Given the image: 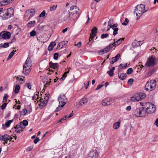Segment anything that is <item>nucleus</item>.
<instances>
[{
  "instance_id": "f257e3e1",
  "label": "nucleus",
  "mask_w": 158,
  "mask_h": 158,
  "mask_svg": "<svg viewBox=\"0 0 158 158\" xmlns=\"http://www.w3.org/2000/svg\"><path fill=\"white\" fill-rule=\"evenodd\" d=\"M79 10V8L76 5L71 6L68 11L69 17L75 20L77 19L80 16V14L78 12Z\"/></svg>"
},
{
  "instance_id": "f03ea898",
  "label": "nucleus",
  "mask_w": 158,
  "mask_h": 158,
  "mask_svg": "<svg viewBox=\"0 0 158 158\" xmlns=\"http://www.w3.org/2000/svg\"><path fill=\"white\" fill-rule=\"evenodd\" d=\"M31 66V61L30 58L28 57L23 65V73L26 74H29L30 72Z\"/></svg>"
},
{
  "instance_id": "7ed1b4c3",
  "label": "nucleus",
  "mask_w": 158,
  "mask_h": 158,
  "mask_svg": "<svg viewBox=\"0 0 158 158\" xmlns=\"http://www.w3.org/2000/svg\"><path fill=\"white\" fill-rule=\"evenodd\" d=\"M0 14L2 15V17L5 19H7L14 16V10L12 8L4 9Z\"/></svg>"
},
{
  "instance_id": "20e7f679",
  "label": "nucleus",
  "mask_w": 158,
  "mask_h": 158,
  "mask_svg": "<svg viewBox=\"0 0 158 158\" xmlns=\"http://www.w3.org/2000/svg\"><path fill=\"white\" fill-rule=\"evenodd\" d=\"M156 86V81L155 80H151L148 81L145 86V89L147 91L150 92L154 90Z\"/></svg>"
},
{
  "instance_id": "39448f33",
  "label": "nucleus",
  "mask_w": 158,
  "mask_h": 158,
  "mask_svg": "<svg viewBox=\"0 0 158 158\" xmlns=\"http://www.w3.org/2000/svg\"><path fill=\"white\" fill-rule=\"evenodd\" d=\"M147 10L145 9V6L143 4L138 5L135 10L137 16V19H138L143 13L146 12Z\"/></svg>"
},
{
  "instance_id": "423d86ee",
  "label": "nucleus",
  "mask_w": 158,
  "mask_h": 158,
  "mask_svg": "<svg viewBox=\"0 0 158 158\" xmlns=\"http://www.w3.org/2000/svg\"><path fill=\"white\" fill-rule=\"evenodd\" d=\"M144 108H146V113L152 114L156 111V108L155 105L149 102H146L144 105Z\"/></svg>"
},
{
  "instance_id": "0eeeda50",
  "label": "nucleus",
  "mask_w": 158,
  "mask_h": 158,
  "mask_svg": "<svg viewBox=\"0 0 158 158\" xmlns=\"http://www.w3.org/2000/svg\"><path fill=\"white\" fill-rule=\"evenodd\" d=\"M134 114L136 116L143 117L146 115V111L143 107L136 109L134 112Z\"/></svg>"
},
{
  "instance_id": "6e6552de",
  "label": "nucleus",
  "mask_w": 158,
  "mask_h": 158,
  "mask_svg": "<svg viewBox=\"0 0 158 158\" xmlns=\"http://www.w3.org/2000/svg\"><path fill=\"white\" fill-rule=\"evenodd\" d=\"M156 57L154 56H149L146 65L148 66H153L155 64Z\"/></svg>"
},
{
  "instance_id": "1a4fd4ad",
  "label": "nucleus",
  "mask_w": 158,
  "mask_h": 158,
  "mask_svg": "<svg viewBox=\"0 0 158 158\" xmlns=\"http://www.w3.org/2000/svg\"><path fill=\"white\" fill-rule=\"evenodd\" d=\"M98 154L96 149L93 150L89 154L87 158H98Z\"/></svg>"
},
{
  "instance_id": "9d476101",
  "label": "nucleus",
  "mask_w": 158,
  "mask_h": 158,
  "mask_svg": "<svg viewBox=\"0 0 158 158\" xmlns=\"http://www.w3.org/2000/svg\"><path fill=\"white\" fill-rule=\"evenodd\" d=\"M110 23V21L108 22V27L109 26L110 28H111L114 30L113 35L115 36L118 33V29L117 27L118 26V24L116 23L114 24L113 25H109Z\"/></svg>"
},
{
  "instance_id": "9b49d317",
  "label": "nucleus",
  "mask_w": 158,
  "mask_h": 158,
  "mask_svg": "<svg viewBox=\"0 0 158 158\" xmlns=\"http://www.w3.org/2000/svg\"><path fill=\"white\" fill-rule=\"evenodd\" d=\"M112 99L110 98H106L103 99L102 104L103 106H108L112 104Z\"/></svg>"
},
{
  "instance_id": "f8f14e48",
  "label": "nucleus",
  "mask_w": 158,
  "mask_h": 158,
  "mask_svg": "<svg viewBox=\"0 0 158 158\" xmlns=\"http://www.w3.org/2000/svg\"><path fill=\"white\" fill-rule=\"evenodd\" d=\"M0 35L2 39H8L10 38L11 34L9 32L4 31L1 33Z\"/></svg>"
},
{
  "instance_id": "ddd939ff",
  "label": "nucleus",
  "mask_w": 158,
  "mask_h": 158,
  "mask_svg": "<svg viewBox=\"0 0 158 158\" xmlns=\"http://www.w3.org/2000/svg\"><path fill=\"white\" fill-rule=\"evenodd\" d=\"M67 100V98L65 95L64 94H60L58 99L59 103L61 104H63V103H66L65 102Z\"/></svg>"
},
{
  "instance_id": "4468645a",
  "label": "nucleus",
  "mask_w": 158,
  "mask_h": 158,
  "mask_svg": "<svg viewBox=\"0 0 158 158\" xmlns=\"http://www.w3.org/2000/svg\"><path fill=\"white\" fill-rule=\"evenodd\" d=\"M3 139L2 140L5 142V143H3L4 144H5V143H7V142H6V141H9L10 142L11 141H12V139H13L12 137L7 134L4 135H3Z\"/></svg>"
},
{
  "instance_id": "2eb2a0df",
  "label": "nucleus",
  "mask_w": 158,
  "mask_h": 158,
  "mask_svg": "<svg viewBox=\"0 0 158 158\" xmlns=\"http://www.w3.org/2000/svg\"><path fill=\"white\" fill-rule=\"evenodd\" d=\"M140 98L139 93H138L131 98V100L134 102H138L141 100Z\"/></svg>"
},
{
  "instance_id": "dca6fc26",
  "label": "nucleus",
  "mask_w": 158,
  "mask_h": 158,
  "mask_svg": "<svg viewBox=\"0 0 158 158\" xmlns=\"http://www.w3.org/2000/svg\"><path fill=\"white\" fill-rule=\"evenodd\" d=\"M120 57V55L119 54H118L114 57H112L111 59V60L110 62V64H113L114 63L118 60Z\"/></svg>"
},
{
  "instance_id": "f3484780",
  "label": "nucleus",
  "mask_w": 158,
  "mask_h": 158,
  "mask_svg": "<svg viewBox=\"0 0 158 158\" xmlns=\"http://www.w3.org/2000/svg\"><path fill=\"white\" fill-rule=\"evenodd\" d=\"M88 99L87 98H84L81 99L79 102V103L81 106L84 105H86L88 102Z\"/></svg>"
},
{
  "instance_id": "a211bd4d",
  "label": "nucleus",
  "mask_w": 158,
  "mask_h": 158,
  "mask_svg": "<svg viewBox=\"0 0 158 158\" xmlns=\"http://www.w3.org/2000/svg\"><path fill=\"white\" fill-rule=\"evenodd\" d=\"M49 66L50 68L55 69L59 67V65L57 63H54L51 61L49 63Z\"/></svg>"
},
{
  "instance_id": "6ab92c4d",
  "label": "nucleus",
  "mask_w": 158,
  "mask_h": 158,
  "mask_svg": "<svg viewBox=\"0 0 158 158\" xmlns=\"http://www.w3.org/2000/svg\"><path fill=\"white\" fill-rule=\"evenodd\" d=\"M97 31V28L96 27H94L91 30V33L90 34V35L91 37H94L96 35L95 34Z\"/></svg>"
},
{
  "instance_id": "aec40b11",
  "label": "nucleus",
  "mask_w": 158,
  "mask_h": 158,
  "mask_svg": "<svg viewBox=\"0 0 158 158\" xmlns=\"http://www.w3.org/2000/svg\"><path fill=\"white\" fill-rule=\"evenodd\" d=\"M127 76V75L125 73H121L120 75L118 74L119 78L121 80H123L125 79L126 78Z\"/></svg>"
},
{
  "instance_id": "412c9836",
  "label": "nucleus",
  "mask_w": 158,
  "mask_h": 158,
  "mask_svg": "<svg viewBox=\"0 0 158 158\" xmlns=\"http://www.w3.org/2000/svg\"><path fill=\"white\" fill-rule=\"evenodd\" d=\"M113 47L112 44H110L108 46L104 49L105 53L109 52Z\"/></svg>"
},
{
  "instance_id": "4be33fe9",
  "label": "nucleus",
  "mask_w": 158,
  "mask_h": 158,
  "mask_svg": "<svg viewBox=\"0 0 158 158\" xmlns=\"http://www.w3.org/2000/svg\"><path fill=\"white\" fill-rule=\"evenodd\" d=\"M120 126V122L119 121L114 123L113 125V128L115 129H118Z\"/></svg>"
},
{
  "instance_id": "5701e85b",
  "label": "nucleus",
  "mask_w": 158,
  "mask_h": 158,
  "mask_svg": "<svg viewBox=\"0 0 158 158\" xmlns=\"http://www.w3.org/2000/svg\"><path fill=\"white\" fill-rule=\"evenodd\" d=\"M66 103H63V104H61L59 103V106L55 110V112H57L61 109L64 105H65Z\"/></svg>"
},
{
  "instance_id": "b1692460",
  "label": "nucleus",
  "mask_w": 158,
  "mask_h": 158,
  "mask_svg": "<svg viewBox=\"0 0 158 158\" xmlns=\"http://www.w3.org/2000/svg\"><path fill=\"white\" fill-rule=\"evenodd\" d=\"M115 69L114 67H113L110 71H108L107 73L110 77H112L114 75V71Z\"/></svg>"
},
{
  "instance_id": "393cba45",
  "label": "nucleus",
  "mask_w": 158,
  "mask_h": 158,
  "mask_svg": "<svg viewBox=\"0 0 158 158\" xmlns=\"http://www.w3.org/2000/svg\"><path fill=\"white\" fill-rule=\"evenodd\" d=\"M35 23V21H31L29 22L27 24V25L28 27H31L34 26Z\"/></svg>"
},
{
  "instance_id": "a878e982",
  "label": "nucleus",
  "mask_w": 158,
  "mask_h": 158,
  "mask_svg": "<svg viewBox=\"0 0 158 158\" xmlns=\"http://www.w3.org/2000/svg\"><path fill=\"white\" fill-rule=\"evenodd\" d=\"M19 125L18 124L15 127V131L17 133H20L21 131H23V130L21 129Z\"/></svg>"
},
{
  "instance_id": "bb28decb",
  "label": "nucleus",
  "mask_w": 158,
  "mask_h": 158,
  "mask_svg": "<svg viewBox=\"0 0 158 158\" xmlns=\"http://www.w3.org/2000/svg\"><path fill=\"white\" fill-rule=\"evenodd\" d=\"M20 89V87L18 85H17L15 87L14 90L15 93V94H17L18 93Z\"/></svg>"
},
{
  "instance_id": "cd10ccee",
  "label": "nucleus",
  "mask_w": 158,
  "mask_h": 158,
  "mask_svg": "<svg viewBox=\"0 0 158 158\" xmlns=\"http://www.w3.org/2000/svg\"><path fill=\"white\" fill-rule=\"evenodd\" d=\"M69 19L71 21H74L75 20L74 19H71L69 17V14L68 16H65L63 18V20L65 21H67Z\"/></svg>"
},
{
  "instance_id": "c85d7f7f",
  "label": "nucleus",
  "mask_w": 158,
  "mask_h": 158,
  "mask_svg": "<svg viewBox=\"0 0 158 158\" xmlns=\"http://www.w3.org/2000/svg\"><path fill=\"white\" fill-rule=\"evenodd\" d=\"M16 51V50H13L12 52H11L10 54H9V55L8 56V58H7V60H9L10 59L12 56L14 55L15 54V52Z\"/></svg>"
},
{
  "instance_id": "c756f323",
  "label": "nucleus",
  "mask_w": 158,
  "mask_h": 158,
  "mask_svg": "<svg viewBox=\"0 0 158 158\" xmlns=\"http://www.w3.org/2000/svg\"><path fill=\"white\" fill-rule=\"evenodd\" d=\"M8 4L6 0H2L0 2V6H5Z\"/></svg>"
},
{
  "instance_id": "7c9ffc66",
  "label": "nucleus",
  "mask_w": 158,
  "mask_h": 158,
  "mask_svg": "<svg viewBox=\"0 0 158 158\" xmlns=\"http://www.w3.org/2000/svg\"><path fill=\"white\" fill-rule=\"evenodd\" d=\"M57 7V5H53L51 6L50 8V10L51 11H55Z\"/></svg>"
},
{
  "instance_id": "2f4dec72",
  "label": "nucleus",
  "mask_w": 158,
  "mask_h": 158,
  "mask_svg": "<svg viewBox=\"0 0 158 158\" xmlns=\"http://www.w3.org/2000/svg\"><path fill=\"white\" fill-rule=\"evenodd\" d=\"M41 98L40 99V101L41 102V103L40 104H39L40 109H42L46 105V103H43L42 101H41Z\"/></svg>"
},
{
  "instance_id": "473e14b6",
  "label": "nucleus",
  "mask_w": 158,
  "mask_h": 158,
  "mask_svg": "<svg viewBox=\"0 0 158 158\" xmlns=\"http://www.w3.org/2000/svg\"><path fill=\"white\" fill-rule=\"evenodd\" d=\"M139 93L140 96V97L141 98V100L142 99H143L146 98V95L144 93Z\"/></svg>"
},
{
  "instance_id": "72a5a7b5",
  "label": "nucleus",
  "mask_w": 158,
  "mask_h": 158,
  "mask_svg": "<svg viewBox=\"0 0 158 158\" xmlns=\"http://www.w3.org/2000/svg\"><path fill=\"white\" fill-rule=\"evenodd\" d=\"M13 121V119L10 120L8 121L7 122H6L5 124V125L7 127H8L10 126V124Z\"/></svg>"
},
{
  "instance_id": "f704fd0d",
  "label": "nucleus",
  "mask_w": 158,
  "mask_h": 158,
  "mask_svg": "<svg viewBox=\"0 0 158 158\" xmlns=\"http://www.w3.org/2000/svg\"><path fill=\"white\" fill-rule=\"evenodd\" d=\"M20 123H21L24 127L27 126L28 124L27 121L26 120H23L22 122H21Z\"/></svg>"
},
{
  "instance_id": "c9c22d12",
  "label": "nucleus",
  "mask_w": 158,
  "mask_h": 158,
  "mask_svg": "<svg viewBox=\"0 0 158 158\" xmlns=\"http://www.w3.org/2000/svg\"><path fill=\"white\" fill-rule=\"evenodd\" d=\"M68 43L67 41H62L60 43V44H61V48H62L64 45H65L66 44H67Z\"/></svg>"
},
{
  "instance_id": "e433bc0d",
  "label": "nucleus",
  "mask_w": 158,
  "mask_h": 158,
  "mask_svg": "<svg viewBox=\"0 0 158 158\" xmlns=\"http://www.w3.org/2000/svg\"><path fill=\"white\" fill-rule=\"evenodd\" d=\"M27 111V109H23L22 111H21V115H26Z\"/></svg>"
},
{
  "instance_id": "4c0bfd02",
  "label": "nucleus",
  "mask_w": 158,
  "mask_h": 158,
  "mask_svg": "<svg viewBox=\"0 0 158 158\" xmlns=\"http://www.w3.org/2000/svg\"><path fill=\"white\" fill-rule=\"evenodd\" d=\"M8 98V96L6 94H5L3 97V102H6Z\"/></svg>"
},
{
  "instance_id": "58836bf2",
  "label": "nucleus",
  "mask_w": 158,
  "mask_h": 158,
  "mask_svg": "<svg viewBox=\"0 0 158 158\" xmlns=\"http://www.w3.org/2000/svg\"><path fill=\"white\" fill-rule=\"evenodd\" d=\"M36 32L34 30H32L30 32V35L31 37H34L36 35Z\"/></svg>"
},
{
  "instance_id": "ea45409f",
  "label": "nucleus",
  "mask_w": 158,
  "mask_h": 158,
  "mask_svg": "<svg viewBox=\"0 0 158 158\" xmlns=\"http://www.w3.org/2000/svg\"><path fill=\"white\" fill-rule=\"evenodd\" d=\"M133 72V69L132 68H129L127 70V73L128 74H131Z\"/></svg>"
},
{
  "instance_id": "a19ab883",
  "label": "nucleus",
  "mask_w": 158,
  "mask_h": 158,
  "mask_svg": "<svg viewBox=\"0 0 158 158\" xmlns=\"http://www.w3.org/2000/svg\"><path fill=\"white\" fill-rule=\"evenodd\" d=\"M28 12L31 14V15H33L35 13V10L34 9H31L28 10Z\"/></svg>"
},
{
  "instance_id": "79ce46f5",
  "label": "nucleus",
  "mask_w": 158,
  "mask_h": 158,
  "mask_svg": "<svg viewBox=\"0 0 158 158\" xmlns=\"http://www.w3.org/2000/svg\"><path fill=\"white\" fill-rule=\"evenodd\" d=\"M108 36V34L107 33L103 34L101 35V37L102 39H104V38H106Z\"/></svg>"
},
{
  "instance_id": "37998d69",
  "label": "nucleus",
  "mask_w": 158,
  "mask_h": 158,
  "mask_svg": "<svg viewBox=\"0 0 158 158\" xmlns=\"http://www.w3.org/2000/svg\"><path fill=\"white\" fill-rule=\"evenodd\" d=\"M46 14V12L45 10H44L41 14L39 15V17H44L45 16Z\"/></svg>"
},
{
  "instance_id": "c03bdc74",
  "label": "nucleus",
  "mask_w": 158,
  "mask_h": 158,
  "mask_svg": "<svg viewBox=\"0 0 158 158\" xmlns=\"http://www.w3.org/2000/svg\"><path fill=\"white\" fill-rule=\"evenodd\" d=\"M125 21L126 23L123 22L122 23V24L124 26H126L127 25V23H128L129 22V20L127 18H126L125 20Z\"/></svg>"
},
{
  "instance_id": "a18cd8bd",
  "label": "nucleus",
  "mask_w": 158,
  "mask_h": 158,
  "mask_svg": "<svg viewBox=\"0 0 158 158\" xmlns=\"http://www.w3.org/2000/svg\"><path fill=\"white\" fill-rule=\"evenodd\" d=\"M59 54L57 53H55L54 54L53 57L55 60H56L58 59Z\"/></svg>"
},
{
  "instance_id": "49530a36",
  "label": "nucleus",
  "mask_w": 158,
  "mask_h": 158,
  "mask_svg": "<svg viewBox=\"0 0 158 158\" xmlns=\"http://www.w3.org/2000/svg\"><path fill=\"white\" fill-rule=\"evenodd\" d=\"M33 148V146L32 145H31L29 147H28L27 149H26V151H27V152H29L31 151Z\"/></svg>"
},
{
  "instance_id": "de8ad7c7",
  "label": "nucleus",
  "mask_w": 158,
  "mask_h": 158,
  "mask_svg": "<svg viewBox=\"0 0 158 158\" xmlns=\"http://www.w3.org/2000/svg\"><path fill=\"white\" fill-rule=\"evenodd\" d=\"M81 45V42H79L77 44H75L74 45L77 46L78 48H80Z\"/></svg>"
},
{
  "instance_id": "09e8293b",
  "label": "nucleus",
  "mask_w": 158,
  "mask_h": 158,
  "mask_svg": "<svg viewBox=\"0 0 158 158\" xmlns=\"http://www.w3.org/2000/svg\"><path fill=\"white\" fill-rule=\"evenodd\" d=\"M9 46V43H5L4 44L2 45V47L6 48L8 47Z\"/></svg>"
},
{
  "instance_id": "8fccbe9b",
  "label": "nucleus",
  "mask_w": 158,
  "mask_h": 158,
  "mask_svg": "<svg viewBox=\"0 0 158 158\" xmlns=\"http://www.w3.org/2000/svg\"><path fill=\"white\" fill-rule=\"evenodd\" d=\"M124 69V64H121L118 66V69L119 70L120 69Z\"/></svg>"
},
{
  "instance_id": "3c124183",
  "label": "nucleus",
  "mask_w": 158,
  "mask_h": 158,
  "mask_svg": "<svg viewBox=\"0 0 158 158\" xmlns=\"http://www.w3.org/2000/svg\"><path fill=\"white\" fill-rule=\"evenodd\" d=\"M7 103H3V104L1 106V109H2V110H4V109L5 108H6V105H7Z\"/></svg>"
},
{
  "instance_id": "603ef678",
  "label": "nucleus",
  "mask_w": 158,
  "mask_h": 158,
  "mask_svg": "<svg viewBox=\"0 0 158 158\" xmlns=\"http://www.w3.org/2000/svg\"><path fill=\"white\" fill-rule=\"evenodd\" d=\"M89 81H86V83H84V85L85 86V87L86 89H87V88L88 87V86L89 85Z\"/></svg>"
},
{
  "instance_id": "864d4df0",
  "label": "nucleus",
  "mask_w": 158,
  "mask_h": 158,
  "mask_svg": "<svg viewBox=\"0 0 158 158\" xmlns=\"http://www.w3.org/2000/svg\"><path fill=\"white\" fill-rule=\"evenodd\" d=\"M133 82V79L132 78L129 79L128 81V83L130 85H131Z\"/></svg>"
},
{
  "instance_id": "5fc2aeb1",
  "label": "nucleus",
  "mask_w": 158,
  "mask_h": 158,
  "mask_svg": "<svg viewBox=\"0 0 158 158\" xmlns=\"http://www.w3.org/2000/svg\"><path fill=\"white\" fill-rule=\"evenodd\" d=\"M69 70L68 71L65 72L63 74L62 77L64 78L67 76V74L69 73Z\"/></svg>"
},
{
  "instance_id": "6e6d98bb",
  "label": "nucleus",
  "mask_w": 158,
  "mask_h": 158,
  "mask_svg": "<svg viewBox=\"0 0 158 158\" xmlns=\"http://www.w3.org/2000/svg\"><path fill=\"white\" fill-rule=\"evenodd\" d=\"M56 44L55 42H52L50 43L49 46H51L52 47V48H53L54 46L56 45Z\"/></svg>"
},
{
  "instance_id": "4d7b16f0",
  "label": "nucleus",
  "mask_w": 158,
  "mask_h": 158,
  "mask_svg": "<svg viewBox=\"0 0 158 158\" xmlns=\"http://www.w3.org/2000/svg\"><path fill=\"white\" fill-rule=\"evenodd\" d=\"M18 125H19V126L20 127H19L21 128V129L22 130H23V129L25 128V127L23 126V125L22 124H21V123H19L18 124Z\"/></svg>"
},
{
  "instance_id": "13d9d810",
  "label": "nucleus",
  "mask_w": 158,
  "mask_h": 158,
  "mask_svg": "<svg viewBox=\"0 0 158 158\" xmlns=\"http://www.w3.org/2000/svg\"><path fill=\"white\" fill-rule=\"evenodd\" d=\"M49 94H48L47 95V96H46L44 98V100H45V102H46V103L47 102L49 99Z\"/></svg>"
},
{
  "instance_id": "bf43d9fd",
  "label": "nucleus",
  "mask_w": 158,
  "mask_h": 158,
  "mask_svg": "<svg viewBox=\"0 0 158 158\" xmlns=\"http://www.w3.org/2000/svg\"><path fill=\"white\" fill-rule=\"evenodd\" d=\"M103 86V85H98L97 86V87L95 89V90H98L101 87H102Z\"/></svg>"
},
{
  "instance_id": "052dcab7",
  "label": "nucleus",
  "mask_w": 158,
  "mask_h": 158,
  "mask_svg": "<svg viewBox=\"0 0 158 158\" xmlns=\"http://www.w3.org/2000/svg\"><path fill=\"white\" fill-rule=\"evenodd\" d=\"M112 44L113 46H114L115 47L116 46L119 45L118 43V40L116 41V42H114V43Z\"/></svg>"
},
{
  "instance_id": "680f3d73",
  "label": "nucleus",
  "mask_w": 158,
  "mask_h": 158,
  "mask_svg": "<svg viewBox=\"0 0 158 158\" xmlns=\"http://www.w3.org/2000/svg\"><path fill=\"white\" fill-rule=\"evenodd\" d=\"M124 38H120L118 40V43L119 44H120L122 42Z\"/></svg>"
},
{
  "instance_id": "e2e57ef3",
  "label": "nucleus",
  "mask_w": 158,
  "mask_h": 158,
  "mask_svg": "<svg viewBox=\"0 0 158 158\" xmlns=\"http://www.w3.org/2000/svg\"><path fill=\"white\" fill-rule=\"evenodd\" d=\"M99 53H101L100 54L102 55L104 53H105V51H104V49H103L99 51Z\"/></svg>"
},
{
  "instance_id": "0e129e2a",
  "label": "nucleus",
  "mask_w": 158,
  "mask_h": 158,
  "mask_svg": "<svg viewBox=\"0 0 158 158\" xmlns=\"http://www.w3.org/2000/svg\"><path fill=\"white\" fill-rule=\"evenodd\" d=\"M40 141V139L38 138H36V139L34 140V142L36 144L38 142Z\"/></svg>"
},
{
  "instance_id": "69168bd1",
  "label": "nucleus",
  "mask_w": 158,
  "mask_h": 158,
  "mask_svg": "<svg viewBox=\"0 0 158 158\" xmlns=\"http://www.w3.org/2000/svg\"><path fill=\"white\" fill-rule=\"evenodd\" d=\"M154 124L156 125L157 127H158V118H157L154 123Z\"/></svg>"
},
{
  "instance_id": "338daca9",
  "label": "nucleus",
  "mask_w": 158,
  "mask_h": 158,
  "mask_svg": "<svg viewBox=\"0 0 158 158\" xmlns=\"http://www.w3.org/2000/svg\"><path fill=\"white\" fill-rule=\"evenodd\" d=\"M27 87L29 89H31V85L29 83H28L27 84Z\"/></svg>"
},
{
  "instance_id": "774afa93",
  "label": "nucleus",
  "mask_w": 158,
  "mask_h": 158,
  "mask_svg": "<svg viewBox=\"0 0 158 158\" xmlns=\"http://www.w3.org/2000/svg\"><path fill=\"white\" fill-rule=\"evenodd\" d=\"M53 48H52V47L49 46L48 47V50L49 51H52L53 49Z\"/></svg>"
}]
</instances>
